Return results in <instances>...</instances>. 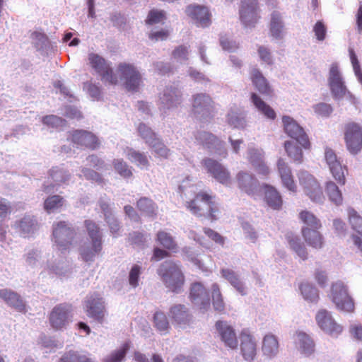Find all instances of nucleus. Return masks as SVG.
<instances>
[{
  "instance_id": "5701e85b",
  "label": "nucleus",
  "mask_w": 362,
  "mask_h": 362,
  "mask_svg": "<svg viewBox=\"0 0 362 362\" xmlns=\"http://www.w3.org/2000/svg\"><path fill=\"white\" fill-rule=\"evenodd\" d=\"M0 298L10 307L20 313L26 312V305L21 296L16 292L4 288L0 290Z\"/></svg>"
},
{
  "instance_id": "20e7f679",
  "label": "nucleus",
  "mask_w": 362,
  "mask_h": 362,
  "mask_svg": "<svg viewBox=\"0 0 362 362\" xmlns=\"http://www.w3.org/2000/svg\"><path fill=\"white\" fill-rule=\"evenodd\" d=\"M76 236L75 229L65 221L54 223L52 225V241L61 252L69 251Z\"/></svg>"
},
{
  "instance_id": "6e6552de",
  "label": "nucleus",
  "mask_w": 362,
  "mask_h": 362,
  "mask_svg": "<svg viewBox=\"0 0 362 362\" xmlns=\"http://www.w3.org/2000/svg\"><path fill=\"white\" fill-rule=\"evenodd\" d=\"M120 77L124 79V86L131 92H137L142 84V77L140 72L132 64L119 63L117 68Z\"/></svg>"
},
{
  "instance_id": "6e6d98bb",
  "label": "nucleus",
  "mask_w": 362,
  "mask_h": 362,
  "mask_svg": "<svg viewBox=\"0 0 362 362\" xmlns=\"http://www.w3.org/2000/svg\"><path fill=\"white\" fill-rule=\"evenodd\" d=\"M128 349L129 344L127 343L124 344L119 349L115 351L105 358L104 362H120L124 358Z\"/></svg>"
},
{
  "instance_id": "603ef678",
  "label": "nucleus",
  "mask_w": 362,
  "mask_h": 362,
  "mask_svg": "<svg viewBox=\"0 0 362 362\" xmlns=\"http://www.w3.org/2000/svg\"><path fill=\"white\" fill-rule=\"evenodd\" d=\"M165 12L163 10L151 9L147 16L145 23L147 25H154L162 23L165 20Z\"/></svg>"
},
{
  "instance_id": "f704fd0d",
  "label": "nucleus",
  "mask_w": 362,
  "mask_h": 362,
  "mask_svg": "<svg viewBox=\"0 0 362 362\" xmlns=\"http://www.w3.org/2000/svg\"><path fill=\"white\" fill-rule=\"evenodd\" d=\"M279 341L277 338L271 334L264 336L262 341V350L264 354L274 356L279 351Z\"/></svg>"
},
{
  "instance_id": "6ab92c4d",
  "label": "nucleus",
  "mask_w": 362,
  "mask_h": 362,
  "mask_svg": "<svg viewBox=\"0 0 362 362\" xmlns=\"http://www.w3.org/2000/svg\"><path fill=\"white\" fill-rule=\"evenodd\" d=\"M240 350L243 358L251 362L257 355V344L255 338L248 329H243L240 334Z\"/></svg>"
},
{
  "instance_id": "052dcab7",
  "label": "nucleus",
  "mask_w": 362,
  "mask_h": 362,
  "mask_svg": "<svg viewBox=\"0 0 362 362\" xmlns=\"http://www.w3.org/2000/svg\"><path fill=\"white\" fill-rule=\"evenodd\" d=\"M140 274L141 267L137 264H134L132 267L129 274V282L132 287L136 288L139 285V279Z\"/></svg>"
},
{
  "instance_id": "1a4fd4ad",
  "label": "nucleus",
  "mask_w": 362,
  "mask_h": 362,
  "mask_svg": "<svg viewBox=\"0 0 362 362\" xmlns=\"http://www.w3.org/2000/svg\"><path fill=\"white\" fill-rule=\"evenodd\" d=\"M88 62L92 67L100 76L102 81L110 85H117L119 83L117 76L113 72L112 69L107 62L101 56L95 53L88 54Z\"/></svg>"
},
{
  "instance_id": "dca6fc26",
  "label": "nucleus",
  "mask_w": 362,
  "mask_h": 362,
  "mask_svg": "<svg viewBox=\"0 0 362 362\" xmlns=\"http://www.w3.org/2000/svg\"><path fill=\"white\" fill-rule=\"evenodd\" d=\"M329 86L334 98H341L347 91L343 78L337 64L331 65L329 77Z\"/></svg>"
},
{
  "instance_id": "bb28decb",
  "label": "nucleus",
  "mask_w": 362,
  "mask_h": 362,
  "mask_svg": "<svg viewBox=\"0 0 362 362\" xmlns=\"http://www.w3.org/2000/svg\"><path fill=\"white\" fill-rule=\"evenodd\" d=\"M269 28L270 35L273 38L276 40L284 38L286 28L282 16L279 12L274 11L272 13Z\"/></svg>"
},
{
  "instance_id": "cd10ccee",
  "label": "nucleus",
  "mask_w": 362,
  "mask_h": 362,
  "mask_svg": "<svg viewBox=\"0 0 362 362\" xmlns=\"http://www.w3.org/2000/svg\"><path fill=\"white\" fill-rule=\"evenodd\" d=\"M212 104V100L208 95L197 94L194 95L192 111L194 114H207L213 108Z\"/></svg>"
},
{
  "instance_id": "2f4dec72",
  "label": "nucleus",
  "mask_w": 362,
  "mask_h": 362,
  "mask_svg": "<svg viewBox=\"0 0 362 362\" xmlns=\"http://www.w3.org/2000/svg\"><path fill=\"white\" fill-rule=\"evenodd\" d=\"M237 182L239 187L248 194L254 192L257 183V180L254 176L243 172L238 174Z\"/></svg>"
},
{
  "instance_id": "4d7b16f0",
  "label": "nucleus",
  "mask_w": 362,
  "mask_h": 362,
  "mask_svg": "<svg viewBox=\"0 0 362 362\" xmlns=\"http://www.w3.org/2000/svg\"><path fill=\"white\" fill-rule=\"evenodd\" d=\"M149 146L153 148L154 152L158 156L168 158L170 154V150L167 148V146L162 142V141L158 138L153 141Z\"/></svg>"
},
{
  "instance_id": "13d9d810",
  "label": "nucleus",
  "mask_w": 362,
  "mask_h": 362,
  "mask_svg": "<svg viewBox=\"0 0 362 362\" xmlns=\"http://www.w3.org/2000/svg\"><path fill=\"white\" fill-rule=\"evenodd\" d=\"M228 281L242 296L246 294L245 287L234 272H228Z\"/></svg>"
},
{
  "instance_id": "a211bd4d",
  "label": "nucleus",
  "mask_w": 362,
  "mask_h": 362,
  "mask_svg": "<svg viewBox=\"0 0 362 362\" xmlns=\"http://www.w3.org/2000/svg\"><path fill=\"white\" fill-rule=\"evenodd\" d=\"M189 298L192 303L197 305L200 310L205 311L210 307V298L205 287L199 282L192 284Z\"/></svg>"
},
{
  "instance_id": "58836bf2",
  "label": "nucleus",
  "mask_w": 362,
  "mask_h": 362,
  "mask_svg": "<svg viewBox=\"0 0 362 362\" xmlns=\"http://www.w3.org/2000/svg\"><path fill=\"white\" fill-rule=\"evenodd\" d=\"M325 192L330 202L337 206L343 202V196L338 186L333 181H328L325 184Z\"/></svg>"
},
{
  "instance_id": "aec40b11",
  "label": "nucleus",
  "mask_w": 362,
  "mask_h": 362,
  "mask_svg": "<svg viewBox=\"0 0 362 362\" xmlns=\"http://www.w3.org/2000/svg\"><path fill=\"white\" fill-rule=\"evenodd\" d=\"M349 223L357 234H352L351 238L354 244L362 252V216L353 208H349L347 210Z\"/></svg>"
},
{
  "instance_id": "a19ab883",
  "label": "nucleus",
  "mask_w": 362,
  "mask_h": 362,
  "mask_svg": "<svg viewBox=\"0 0 362 362\" xmlns=\"http://www.w3.org/2000/svg\"><path fill=\"white\" fill-rule=\"evenodd\" d=\"M299 289L303 298L311 303H316L319 299L318 291L312 284L304 282L300 284Z\"/></svg>"
},
{
  "instance_id": "bf43d9fd",
  "label": "nucleus",
  "mask_w": 362,
  "mask_h": 362,
  "mask_svg": "<svg viewBox=\"0 0 362 362\" xmlns=\"http://www.w3.org/2000/svg\"><path fill=\"white\" fill-rule=\"evenodd\" d=\"M349 52L355 75L358 78V81L362 83V71L357 57L353 49L350 48Z\"/></svg>"
},
{
  "instance_id": "4c0bfd02",
  "label": "nucleus",
  "mask_w": 362,
  "mask_h": 362,
  "mask_svg": "<svg viewBox=\"0 0 362 362\" xmlns=\"http://www.w3.org/2000/svg\"><path fill=\"white\" fill-rule=\"evenodd\" d=\"M156 241L168 250L175 252L177 244L172 235L165 230H160L156 234Z\"/></svg>"
},
{
  "instance_id": "8fccbe9b",
  "label": "nucleus",
  "mask_w": 362,
  "mask_h": 362,
  "mask_svg": "<svg viewBox=\"0 0 362 362\" xmlns=\"http://www.w3.org/2000/svg\"><path fill=\"white\" fill-rule=\"evenodd\" d=\"M49 175L52 180L57 184L65 183L69 180L70 175L67 171L59 168V167H53L49 171Z\"/></svg>"
},
{
  "instance_id": "5fc2aeb1",
  "label": "nucleus",
  "mask_w": 362,
  "mask_h": 362,
  "mask_svg": "<svg viewBox=\"0 0 362 362\" xmlns=\"http://www.w3.org/2000/svg\"><path fill=\"white\" fill-rule=\"evenodd\" d=\"M64 198L59 195H52L48 197L44 202V209L49 212L62 206Z\"/></svg>"
},
{
  "instance_id": "f257e3e1",
  "label": "nucleus",
  "mask_w": 362,
  "mask_h": 362,
  "mask_svg": "<svg viewBox=\"0 0 362 362\" xmlns=\"http://www.w3.org/2000/svg\"><path fill=\"white\" fill-rule=\"evenodd\" d=\"M186 208L194 216H205L214 221L219 218L220 211L216 203L212 200V196L206 192H199L193 199L186 202Z\"/></svg>"
},
{
  "instance_id": "9d476101",
  "label": "nucleus",
  "mask_w": 362,
  "mask_h": 362,
  "mask_svg": "<svg viewBox=\"0 0 362 362\" xmlns=\"http://www.w3.org/2000/svg\"><path fill=\"white\" fill-rule=\"evenodd\" d=\"M282 122L285 133L291 138L295 139L305 150H310L311 144L308 136L303 128L290 116L282 117Z\"/></svg>"
},
{
  "instance_id": "7c9ffc66",
  "label": "nucleus",
  "mask_w": 362,
  "mask_h": 362,
  "mask_svg": "<svg viewBox=\"0 0 362 362\" xmlns=\"http://www.w3.org/2000/svg\"><path fill=\"white\" fill-rule=\"evenodd\" d=\"M250 100L257 110L267 119L274 120L276 114L274 110L266 103L257 93H252Z\"/></svg>"
},
{
  "instance_id": "3c124183",
  "label": "nucleus",
  "mask_w": 362,
  "mask_h": 362,
  "mask_svg": "<svg viewBox=\"0 0 362 362\" xmlns=\"http://www.w3.org/2000/svg\"><path fill=\"white\" fill-rule=\"evenodd\" d=\"M211 298L214 310L216 311H223L224 310V301L220 288L216 284L212 285Z\"/></svg>"
},
{
  "instance_id": "37998d69",
  "label": "nucleus",
  "mask_w": 362,
  "mask_h": 362,
  "mask_svg": "<svg viewBox=\"0 0 362 362\" xmlns=\"http://www.w3.org/2000/svg\"><path fill=\"white\" fill-rule=\"evenodd\" d=\"M329 170L339 185H344L346 184V175L348 174V169L346 165L339 163L329 168Z\"/></svg>"
},
{
  "instance_id": "423d86ee",
  "label": "nucleus",
  "mask_w": 362,
  "mask_h": 362,
  "mask_svg": "<svg viewBox=\"0 0 362 362\" xmlns=\"http://www.w3.org/2000/svg\"><path fill=\"white\" fill-rule=\"evenodd\" d=\"M344 139L347 151L356 155L362 150V126L354 122H349L344 126Z\"/></svg>"
},
{
  "instance_id": "69168bd1",
  "label": "nucleus",
  "mask_w": 362,
  "mask_h": 362,
  "mask_svg": "<svg viewBox=\"0 0 362 362\" xmlns=\"http://www.w3.org/2000/svg\"><path fill=\"white\" fill-rule=\"evenodd\" d=\"M82 173L87 180H92L98 183H102L103 182L102 175L93 170L83 168L82 169Z\"/></svg>"
},
{
  "instance_id": "7ed1b4c3",
  "label": "nucleus",
  "mask_w": 362,
  "mask_h": 362,
  "mask_svg": "<svg viewBox=\"0 0 362 362\" xmlns=\"http://www.w3.org/2000/svg\"><path fill=\"white\" fill-rule=\"evenodd\" d=\"M165 286L171 291L178 293L185 284V276L179 266L173 261H165L158 269Z\"/></svg>"
},
{
  "instance_id": "49530a36",
  "label": "nucleus",
  "mask_w": 362,
  "mask_h": 362,
  "mask_svg": "<svg viewBox=\"0 0 362 362\" xmlns=\"http://www.w3.org/2000/svg\"><path fill=\"white\" fill-rule=\"evenodd\" d=\"M153 323L156 328L162 333H167L170 325L166 315L161 311H157L153 315Z\"/></svg>"
},
{
  "instance_id": "338daca9",
  "label": "nucleus",
  "mask_w": 362,
  "mask_h": 362,
  "mask_svg": "<svg viewBox=\"0 0 362 362\" xmlns=\"http://www.w3.org/2000/svg\"><path fill=\"white\" fill-rule=\"evenodd\" d=\"M313 31L319 41H322L325 39L327 29L322 21H319L315 24Z\"/></svg>"
},
{
  "instance_id": "393cba45",
  "label": "nucleus",
  "mask_w": 362,
  "mask_h": 362,
  "mask_svg": "<svg viewBox=\"0 0 362 362\" xmlns=\"http://www.w3.org/2000/svg\"><path fill=\"white\" fill-rule=\"evenodd\" d=\"M202 165L206 168L208 173L221 183L226 182V173L224 167L217 160L206 158L202 160Z\"/></svg>"
},
{
  "instance_id": "680f3d73",
  "label": "nucleus",
  "mask_w": 362,
  "mask_h": 362,
  "mask_svg": "<svg viewBox=\"0 0 362 362\" xmlns=\"http://www.w3.org/2000/svg\"><path fill=\"white\" fill-rule=\"evenodd\" d=\"M257 53L259 54L260 59L263 62L268 65H271L273 64L272 52H270L269 48L260 45L257 48Z\"/></svg>"
},
{
  "instance_id": "9b49d317",
  "label": "nucleus",
  "mask_w": 362,
  "mask_h": 362,
  "mask_svg": "<svg viewBox=\"0 0 362 362\" xmlns=\"http://www.w3.org/2000/svg\"><path fill=\"white\" fill-rule=\"evenodd\" d=\"M299 182L304 192L314 202L321 203L325 199L322 188L317 179L307 172L299 174Z\"/></svg>"
},
{
  "instance_id": "412c9836",
  "label": "nucleus",
  "mask_w": 362,
  "mask_h": 362,
  "mask_svg": "<svg viewBox=\"0 0 362 362\" xmlns=\"http://www.w3.org/2000/svg\"><path fill=\"white\" fill-rule=\"evenodd\" d=\"M320 230H310L308 228L300 230L301 235L307 245L317 250L323 249L326 244L325 238Z\"/></svg>"
},
{
  "instance_id": "a18cd8bd",
  "label": "nucleus",
  "mask_w": 362,
  "mask_h": 362,
  "mask_svg": "<svg viewBox=\"0 0 362 362\" xmlns=\"http://www.w3.org/2000/svg\"><path fill=\"white\" fill-rule=\"evenodd\" d=\"M35 221L33 216H25L16 223L17 229L23 234H28L35 229Z\"/></svg>"
},
{
  "instance_id": "c9c22d12",
  "label": "nucleus",
  "mask_w": 362,
  "mask_h": 362,
  "mask_svg": "<svg viewBox=\"0 0 362 362\" xmlns=\"http://www.w3.org/2000/svg\"><path fill=\"white\" fill-rule=\"evenodd\" d=\"M250 162L258 174L267 175L269 173V168L262 159V156L256 150L250 152Z\"/></svg>"
},
{
  "instance_id": "79ce46f5",
  "label": "nucleus",
  "mask_w": 362,
  "mask_h": 362,
  "mask_svg": "<svg viewBox=\"0 0 362 362\" xmlns=\"http://www.w3.org/2000/svg\"><path fill=\"white\" fill-rule=\"evenodd\" d=\"M181 93L177 88H167L163 97V103L169 107H173L181 103Z\"/></svg>"
},
{
  "instance_id": "c756f323",
  "label": "nucleus",
  "mask_w": 362,
  "mask_h": 362,
  "mask_svg": "<svg viewBox=\"0 0 362 362\" xmlns=\"http://www.w3.org/2000/svg\"><path fill=\"white\" fill-rule=\"evenodd\" d=\"M264 201L267 205L274 210L281 209L283 200L280 193L275 187L269 185H264Z\"/></svg>"
},
{
  "instance_id": "39448f33",
  "label": "nucleus",
  "mask_w": 362,
  "mask_h": 362,
  "mask_svg": "<svg viewBox=\"0 0 362 362\" xmlns=\"http://www.w3.org/2000/svg\"><path fill=\"white\" fill-rule=\"evenodd\" d=\"M330 298L339 310L353 313L355 310V303L349 295L347 286L341 281L332 284Z\"/></svg>"
},
{
  "instance_id": "ea45409f",
  "label": "nucleus",
  "mask_w": 362,
  "mask_h": 362,
  "mask_svg": "<svg viewBox=\"0 0 362 362\" xmlns=\"http://www.w3.org/2000/svg\"><path fill=\"white\" fill-rule=\"evenodd\" d=\"M137 209L149 216L156 215L157 206L152 199L148 197H141L136 202Z\"/></svg>"
},
{
  "instance_id": "0eeeda50",
  "label": "nucleus",
  "mask_w": 362,
  "mask_h": 362,
  "mask_svg": "<svg viewBox=\"0 0 362 362\" xmlns=\"http://www.w3.org/2000/svg\"><path fill=\"white\" fill-rule=\"evenodd\" d=\"M72 305L64 303L55 305L52 309L48 320L51 327L58 331L65 329L72 321Z\"/></svg>"
},
{
  "instance_id": "0e129e2a",
  "label": "nucleus",
  "mask_w": 362,
  "mask_h": 362,
  "mask_svg": "<svg viewBox=\"0 0 362 362\" xmlns=\"http://www.w3.org/2000/svg\"><path fill=\"white\" fill-rule=\"evenodd\" d=\"M325 158L329 168L336 165L337 164L341 163L338 160L335 152L330 148L327 147L325 151Z\"/></svg>"
},
{
  "instance_id": "f3484780",
  "label": "nucleus",
  "mask_w": 362,
  "mask_h": 362,
  "mask_svg": "<svg viewBox=\"0 0 362 362\" xmlns=\"http://www.w3.org/2000/svg\"><path fill=\"white\" fill-rule=\"evenodd\" d=\"M185 13L199 27L206 28L211 23V13L204 6L190 4L186 7Z\"/></svg>"
},
{
  "instance_id": "09e8293b",
  "label": "nucleus",
  "mask_w": 362,
  "mask_h": 362,
  "mask_svg": "<svg viewBox=\"0 0 362 362\" xmlns=\"http://www.w3.org/2000/svg\"><path fill=\"white\" fill-rule=\"evenodd\" d=\"M139 136L145 140V142L151 145L158 139L156 133L144 123H140L137 127Z\"/></svg>"
},
{
  "instance_id": "de8ad7c7",
  "label": "nucleus",
  "mask_w": 362,
  "mask_h": 362,
  "mask_svg": "<svg viewBox=\"0 0 362 362\" xmlns=\"http://www.w3.org/2000/svg\"><path fill=\"white\" fill-rule=\"evenodd\" d=\"M116 172L122 177L129 179L132 177L133 173L132 168L122 159H115L112 162Z\"/></svg>"
},
{
  "instance_id": "2eb2a0df",
  "label": "nucleus",
  "mask_w": 362,
  "mask_h": 362,
  "mask_svg": "<svg viewBox=\"0 0 362 362\" xmlns=\"http://www.w3.org/2000/svg\"><path fill=\"white\" fill-rule=\"evenodd\" d=\"M87 315L102 324L105 320V301L98 293L91 294L86 300Z\"/></svg>"
},
{
  "instance_id": "ddd939ff",
  "label": "nucleus",
  "mask_w": 362,
  "mask_h": 362,
  "mask_svg": "<svg viewBox=\"0 0 362 362\" xmlns=\"http://www.w3.org/2000/svg\"><path fill=\"white\" fill-rule=\"evenodd\" d=\"M69 139L77 147L95 150L100 146V141L93 132L84 129H74L69 132Z\"/></svg>"
},
{
  "instance_id": "f8f14e48",
  "label": "nucleus",
  "mask_w": 362,
  "mask_h": 362,
  "mask_svg": "<svg viewBox=\"0 0 362 362\" xmlns=\"http://www.w3.org/2000/svg\"><path fill=\"white\" fill-rule=\"evenodd\" d=\"M258 0H240V19L249 27H254L261 18Z\"/></svg>"
},
{
  "instance_id": "4be33fe9",
  "label": "nucleus",
  "mask_w": 362,
  "mask_h": 362,
  "mask_svg": "<svg viewBox=\"0 0 362 362\" xmlns=\"http://www.w3.org/2000/svg\"><path fill=\"white\" fill-rule=\"evenodd\" d=\"M250 78L255 88L262 95L272 96L274 90L267 79L257 68H252L250 73Z\"/></svg>"
},
{
  "instance_id": "a878e982",
  "label": "nucleus",
  "mask_w": 362,
  "mask_h": 362,
  "mask_svg": "<svg viewBox=\"0 0 362 362\" xmlns=\"http://www.w3.org/2000/svg\"><path fill=\"white\" fill-rule=\"evenodd\" d=\"M168 315L173 323L179 326H185L191 320V315L188 309L181 304L174 305L170 308Z\"/></svg>"
},
{
  "instance_id": "473e14b6",
  "label": "nucleus",
  "mask_w": 362,
  "mask_h": 362,
  "mask_svg": "<svg viewBox=\"0 0 362 362\" xmlns=\"http://www.w3.org/2000/svg\"><path fill=\"white\" fill-rule=\"evenodd\" d=\"M299 218L303 223L301 228L321 229L322 227L320 220L312 212L303 210L299 213Z\"/></svg>"
},
{
  "instance_id": "c85d7f7f",
  "label": "nucleus",
  "mask_w": 362,
  "mask_h": 362,
  "mask_svg": "<svg viewBox=\"0 0 362 362\" xmlns=\"http://www.w3.org/2000/svg\"><path fill=\"white\" fill-rule=\"evenodd\" d=\"M286 239L290 248L303 260L308 258V252L300 238L292 232L286 234Z\"/></svg>"
},
{
  "instance_id": "864d4df0",
  "label": "nucleus",
  "mask_w": 362,
  "mask_h": 362,
  "mask_svg": "<svg viewBox=\"0 0 362 362\" xmlns=\"http://www.w3.org/2000/svg\"><path fill=\"white\" fill-rule=\"evenodd\" d=\"M59 362H93V361L86 355H81L75 351H69L64 354Z\"/></svg>"
},
{
  "instance_id": "e433bc0d",
  "label": "nucleus",
  "mask_w": 362,
  "mask_h": 362,
  "mask_svg": "<svg viewBox=\"0 0 362 362\" xmlns=\"http://www.w3.org/2000/svg\"><path fill=\"white\" fill-rule=\"evenodd\" d=\"M284 148L287 156L295 163L300 164L303 160V153L301 148L291 141L284 142Z\"/></svg>"
},
{
  "instance_id": "4468645a",
  "label": "nucleus",
  "mask_w": 362,
  "mask_h": 362,
  "mask_svg": "<svg viewBox=\"0 0 362 362\" xmlns=\"http://www.w3.org/2000/svg\"><path fill=\"white\" fill-rule=\"evenodd\" d=\"M315 320L320 329L332 337H337L343 331L342 326L334 320L331 313L327 310H319L316 314Z\"/></svg>"
},
{
  "instance_id": "774afa93",
  "label": "nucleus",
  "mask_w": 362,
  "mask_h": 362,
  "mask_svg": "<svg viewBox=\"0 0 362 362\" xmlns=\"http://www.w3.org/2000/svg\"><path fill=\"white\" fill-rule=\"evenodd\" d=\"M42 123L51 127H56L62 124L63 119L56 115H47L42 117Z\"/></svg>"
},
{
  "instance_id": "b1692460",
  "label": "nucleus",
  "mask_w": 362,
  "mask_h": 362,
  "mask_svg": "<svg viewBox=\"0 0 362 362\" xmlns=\"http://www.w3.org/2000/svg\"><path fill=\"white\" fill-rule=\"evenodd\" d=\"M276 165L283 185L288 190L296 192L297 187L288 165L283 158H280L277 160Z\"/></svg>"
},
{
  "instance_id": "f03ea898",
  "label": "nucleus",
  "mask_w": 362,
  "mask_h": 362,
  "mask_svg": "<svg viewBox=\"0 0 362 362\" xmlns=\"http://www.w3.org/2000/svg\"><path fill=\"white\" fill-rule=\"evenodd\" d=\"M84 226L90 240V245L81 250L80 255L85 262H93L103 250V235L99 226L92 220H86Z\"/></svg>"
},
{
  "instance_id": "c03bdc74",
  "label": "nucleus",
  "mask_w": 362,
  "mask_h": 362,
  "mask_svg": "<svg viewBox=\"0 0 362 362\" xmlns=\"http://www.w3.org/2000/svg\"><path fill=\"white\" fill-rule=\"evenodd\" d=\"M127 158L132 163H134L139 166L145 167L148 165V160L146 156L144 153L133 148H128Z\"/></svg>"
},
{
  "instance_id": "e2e57ef3",
  "label": "nucleus",
  "mask_w": 362,
  "mask_h": 362,
  "mask_svg": "<svg viewBox=\"0 0 362 362\" xmlns=\"http://www.w3.org/2000/svg\"><path fill=\"white\" fill-rule=\"evenodd\" d=\"M107 223L110 231L114 237H117L119 235L121 226L117 218L114 216L105 220Z\"/></svg>"
},
{
  "instance_id": "72a5a7b5",
  "label": "nucleus",
  "mask_w": 362,
  "mask_h": 362,
  "mask_svg": "<svg viewBox=\"0 0 362 362\" xmlns=\"http://www.w3.org/2000/svg\"><path fill=\"white\" fill-rule=\"evenodd\" d=\"M297 340L301 354L308 356L314 353L315 343L309 335L304 332H298L297 334Z\"/></svg>"
}]
</instances>
